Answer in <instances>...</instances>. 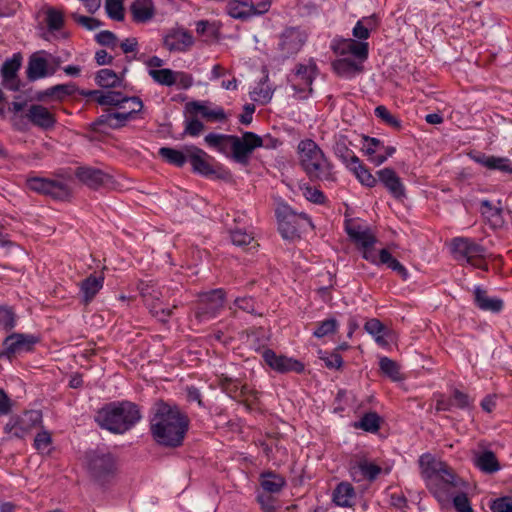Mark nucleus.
<instances>
[{
  "label": "nucleus",
  "instance_id": "obj_1",
  "mask_svg": "<svg viewBox=\"0 0 512 512\" xmlns=\"http://www.w3.org/2000/svg\"><path fill=\"white\" fill-rule=\"evenodd\" d=\"M419 466L428 490L440 503L449 502L454 494L466 488V482L451 466L436 461L430 454L420 457Z\"/></svg>",
  "mask_w": 512,
  "mask_h": 512
},
{
  "label": "nucleus",
  "instance_id": "obj_2",
  "mask_svg": "<svg viewBox=\"0 0 512 512\" xmlns=\"http://www.w3.org/2000/svg\"><path fill=\"white\" fill-rule=\"evenodd\" d=\"M190 420L178 407L159 404L150 420V431L161 446L176 448L183 444Z\"/></svg>",
  "mask_w": 512,
  "mask_h": 512
},
{
  "label": "nucleus",
  "instance_id": "obj_3",
  "mask_svg": "<svg viewBox=\"0 0 512 512\" xmlns=\"http://www.w3.org/2000/svg\"><path fill=\"white\" fill-rule=\"evenodd\" d=\"M141 412L133 402L116 401L106 404L95 415L96 423L115 434H123L134 427L141 419Z\"/></svg>",
  "mask_w": 512,
  "mask_h": 512
},
{
  "label": "nucleus",
  "instance_id": "obj_4",
  "mask_svg": "<svg viewBox=\"0 0 512 512\" xmlns=\"http://www.w3.org/2000/svg\"><path fill=\"white\" fill-rule=\"evenodd\" d=\"M299 164L311 181L330 180L331 163L322 149L312 139L301 140L297 146Z\"/></svg>",
  "mask_w": 512,
  "mask_h": 512
},
{
  "label": "nucleus",
  "instance_id": "obj_5",
  "mask_svg": "<svg viewBox=\"0 0 512 512\" xmlns=\"http://www.w3.org/2000/svg\"><path fill=\"white\" fill-rule=\"evenodd\" d=\"M277 228L284 240H295L308 229H314L311 217L305 212H297L286 201L278 200L275 207Z\"/></svg>",
  "mask_w": 512,
  "mask_h": 512
},
{
  "label": "nucleus",
  "instance_id": "obj_6",
  "mask_svg": "<svg viewBox=\"0 0 512 512\" xmlns=\"http://www.w3.org/2000/svg\"><path fill=\"white\" fill-rule=\"evenodd\" d=\"M85 466L91 478L103 485L116 474V459L104 449H93L85 453Z\"/></svg>",
  "mask_w": 512,
  "mask_h": 512
},
{
  "label": "nucleus",
  "instance_id": "obj_7",
  "mask_svg": "<svg viewBox=\"0 0 512 512\" xmlns=\"http://www.w3.org/2000/svg\"><path fill=\"white\" fill-rule=\"evenodd\" d=\"M451 252L458 261L464 260L476 268L487 270L484 262L487 249L475 240L468 237H455L451 242Z\"/></svg>",
  "mask_w": 512,
  "mask_h": 512
},
{
  "label": "nucleus",
  "instance_id": "obj_8",
  "mask_svg": "<svg viewBox=\"0 0 512 512\" xmlns=\"http://www.w3.org/2000/svg\"><path fill=\"white\" fill-rule=\"evenodd\" d=\"M319 74L316 61L310 58L307 63H298L288 75V82L300 99H307L313 92L312 84Z\"/></svg>",
  "mask_w": 512,
  "mask_h": 512
},
{
  "label": "nucleus",
  "instance_id": "obj_9",
  "mask_svg": "<svg viewBox=\"0 0 512 512\" xmlns=\"http://www.w3.org/2000/svg\"><path fill=\"white\" fill-rule=\"evenodd\" d=\"M225 300L226 291L223 288L200 293L194 312L196 319L202 322L215 318L223 309Z\"/></svg>",
  "mask_w": 512,
  "mask_h": 512
},
{
  "label": "nucleus",
  "instance_id": "obj_10",
  "mask_svg": "<svg viewBox=\"0 0 512 512\" xmlns=\"http://www.w3.org/2000/svg\"><path fill=\"white\" fill-rule=\"evenodd\" d=\"M42 412L40 410L25 411L21 415L13 416L4 426V432L9 438L23 439L33 429L41 426Z\"/></svg>",
  "mask_w": 512,
  "mask_h": 512
},
{
  "label": "nucleus",
  "instance_id": "obj_11",
  "mask_svg": "<svg viewBox=\"0 0 512 512\" xmlns=\"http://www.w3.org/2000/svg\"><path fill=\"white\" fill-rule=\"evenodd\" d=\"M26 186L33 192L50 196L55 200H67L71 196L70 187L62 181L44 178L29 177L26 180Z\"/></svg>",
  "mask_w": 512,
  "mask_h": 512
},
{
  "label": "nucleus",
  "instance_id": "obj_12",
  "mask_svg": "<svg viewBox=\"0 0 512 512\" xmlns=\"http://www.w3.org/2000/svg\"><path fill=\"white\" fill-rule=\"evenodd\" d=\"M216 383L230 398L243 403L248 409H251V402L257 398V392L242 385L238 378L221 373L216 376Z\"/></svg>",
  "mask_w": 512,
  "mask_h": 512
},
{
  "label": "nucleus",
  "instance_id": "obj_13",
  "mask_svg": "<svg viewBox=\"0 0 512 512\" xmlns=\"http://www.w3.org/2000/svg\"><path fill=\"white\" fill-rule=\"evenodd\" d=\"M263 146V139L254 132L246 131L242 137L234 135L231 159L241 165H248L256 148Z\"/></svg>",
  "mask_w": 512,
  "mask_h": 512
},
{
  "label": "nucleus",
  "instance_id": "obj_14",
  "mask_svg": "<svg viewBox=\"0 0 512 512\" xmlns=\"http://www.w3.org/2000/svg\"><path fill=\"white\" fill-rule=\"evenodd\" d=\"M39 341L40 338L33 334L12 333L8 335L2 342L6 359L11 361L17 355L32 352Z\"/></svg>",
  "mask_w": 512,
  "mask_h": 512
},
{
  "label": "nucleus",
  "instance_id": "obj_15",
  "mask_svg": "<svg viewBox=\"0 0 512 512\" xmlns=\"http://www.w3.org/2000/svg\"><path fill=\"white\" fill-rule=\"evenodd\" d=\"M142 109L138 106H133L127 112H110L100 115L91 124L90 129L93 132H104L103 128L120 129L124 127L128 121L134 119L135 114L139 113Z\"/></svg>",
  "mask_w": 512,
  "mask_h": 512
},
{
  "label": "nucleus",
  "instance_id": "obj_16",
  "mask_svg": "<svg viewBox=\"0 0 512 512\" xmlns=\"http://www.w3.org/2000/svg\"><path fill=\"white\" fill-rule=\"evenodd\" d=\"M307 35L297 27H288L280 35L278 50L283 58L296 55L304 46Z\"/></svg>",
  "mask_w": 512,
  "mask_h": 512
},
{
  "label": "nucleus",
  "instance_id": "obj_17",
  "mask_svg": "<svg viewBox=\"0 0 512 512\" xmlns=\"http://www.w3.org/2000/svg\"><path fill=\"white\" fill-rule=\"evenodd\" d=\"M262 358L272 370L278 373L295 372L301 374L305 369L301 361L285 355H277L275 351L269 348L263 350Z\"/></svg>",
  "mask_w": 512,
  "mask_h": 512
},
{
  "label": "nucleus",
  "instance_id": "obj_18",
  "mask_svg": "<svg viewBox=\"0 0 512 512\" xmlns=\"http://www.w3.org/2000/svg\"><path fill=\"white\" fill-rule=\"evenodd\" d=\"M49 55L45 50L37 51L30 55L26 68V75L29 81H36L56 72L55 67H51L46 56Z\"/></svg>",
  "mask_w": 512,
  "mask_h": 512
},
{
  "label": "nucleus",
  "instance_id": "obj_19",
  "mask_svg": "<svg viewBox=\"0 0 512 512\" xmlns=\"http://www.w3.org/2000/svg\"><path fill=\"white\" fill-rule=\"evenodd\" d=\"M22 56L20 53L13 54L12 58L5 60L2 65V85L11 91H18L20 88V80L17 72L21 67Z\"/></svg>",
  "mask_w": 512,
  "mask_h": 512
},
{
  "label": "nucleus",
  "instance_id": "obj_20",
  "mask_svg": "<svg viewBox=\"0 0 512 512\" xmlns=\"http://www.w3.org/2000/svg\"><path fill=\"white\" fill-rule=\"evenodd\" d=\"M186 151L193 172L205 177H210L216 173L215 169L208 161L211 157L204 150L192 145L186 147Z\"/></svg>",
  "mask_w": 512,
  "mask_h": 512
},
{
  "label": "nucleus",
  "instance_id": "obj_21",
  "mask_svg": "<svg viewBox=\"0 0 512 512\" xmlns=\"http://www.w3.org/2000/svg\"><path fill=\"white\" fill-rule=\"evenodd\" d=\"M25 117L34 126L43 130L52 129L57 121L54 114L47 107L40 104H32L28 108Z\"/></svg>",
  "mask_w": 512,
  "mask_h": 512
},
{
  "label": "nucleus",
  "instance_id": "obj_22",
  "mask_svg": "<svg viewBox=\"0 0 512 512\" xmlns=\"http://www.w3.org/2000/svg\"><path fill=\"white\" fill-rule=\"evenodd\" d=\"M75 177L82 184L94 190L100 188L109 179V175L107 173L101 169L90 166L77 167L75 170Z\"/></svg>",
  "mask_w": 512,
  "mask_h": 512
},
{
  "label": "nucleus",
  "instance_id": "obj_23",
  "mask_svg": "<svg viewBox=\"0 0 512 512\" xmlns=\"http://www.w3.org/2000/svg\"><path fill=\"white\" fill-rule=\"evenodd\" d=\"M376 174L378 180L395 199H402L406 196L405 186L392 168H383L377 171Z\"/></svg>",
  "mask_w": 512,
  "mask_h": 512
},
{
  "label": "nucleus",
  "instance_id": "obj_24",
  "mask_svg": "<svg viewBox=\"0 0 512 512\" xmlns=\"http://www.w3.org/2000/svg\"><path fill=\"white\" fill-rule=\"evenodd\" d=\"M352 141L344 134L334 137L333 152L335 156L347 167L358 163L359 158L351 149Z\"/></svg>",
  "mask_w": 512,
  "mask_h": 512
},
{
  "label": "nucleus",
  "instance_id": "obj_25",
  "mask_svg": "<svg viewBox=\"0 0 512 512\" xmlns=\"http://www.w3.org/2000/svg\"><path fill=\"white\" fill-rule=\"evenodd\" d=\"M194 43L193 36L186 30H171L163 39V45L171 52L187 51Z\"/></svg>",
  "mask_w": 512,
  "mask_h": 512
},
{
  "label": "nucleus",
  "instance_id": "obj_26",
  "mask_svg": "<svg viewBox=\"0 0 512 512\" xmlns=\"http://www.w3.org/2000/svg\"><path fill=\"white\" fill-rule=\"evenodd\" d=\"M381 471L380 466L363 459L350 467V476L355 482H360L362 479L373 482L377 479Z\"/></svg>",
  "mask_w": 512,
  "mask_h": 512
},
{
  "label": "nucleus",
  "instance_id": "obj_27",
  "mask_svg": "<svg viewBox=\"0 0 512 512\" xmlns=\"http://www.w3.org/2000/svg\"><path fill=\"white\" fill-rule=\"evenodd\" d=\"M104 279L103 274H90L80 282V294L84 304H89L94 299L97 293L102 289Z\"/></svg>",
  "mask_w": 512,
  "mask_h": 512
},
{
  "label": "nucleus",
  "instance_id": "obj_28",
  "mask_svg": "<svg viewBox=\"0 0 512 512\" xmlns=\"http://www.w3.org/2000/svg\"><path fill=\"white\" fill-rule=\"evenodd\" d=\"M129 101L132 102L134 106H138L139 109L143 108V102L139 97L125 96L122 92L119 91L102 92V94H99V97L96 98V102L103 106H120L122 103Z\"/></svg>",
  "mask_w": 512,
  "mask_h": 512
},
{
  "label": "nucleus",
  "instance_id": "obj_29",
  "mask_svg": "<svg viewBox=\"0 0 512 512\" xmlns=\"http://www.w3.org/2000/svg\"><path fill=\"white\" fill-rule=\"evenodd\" d=\"M78 91L75 83L57 84L37 93V100L43 101L45 98H54L55 100L62 101L66 97L73 96Z\"/></svg>",
  "mask_w": 512,
  "mask_h": 512
},
{
  "label": "nucleus",
  "instance_id": "obj_30",
  "mask_svg": "<svg viewBox=\"0 0 512 512\" xmlns=\"http://www.w3.org/2000/svg\"><path fill=\"white\" fill-rule=\"evenodd\" d=\"M473 464L480 471L487 474H493L499 471L501 468L495 453L491 450L475 452L473 457Z\"/></svg>",
  "mask_w": 512,
  "mask_h": 512
},
{
  "label": "nucleus",
  "instance_id": "obj_31",
  "mask_svg": "<svg viewBox=\"0 0 512 512\" xmlns=\"http://www.w3.org/2000/svg\"><path fill=\"white\" fill-rule=\"evenodd\" d=\"M474 302L475 305L483 311L499 313L503 309L502 299L489 297L486 290L479 286L474 289Z\"/></svg>",
  "mask_w": 512,
  "mask_h": 512
},
{
  "label": "nucleus",
  "instance_id": "obj_32",
  "mask_svg": "<svg viewBox=\"0 0 512 512\" xmlns=\"http://www.w3.org/2000/svg\"><path fill=\"white\" fill-rule=\"evenodd\" d=\"M355 498V489L349 482H340L333 490L332 500L339 507H352Z\"/></svg>",
  "mask_w": 512,
  "mask_h": 512
},
{
  "label": "nucleus",
  "instance_id": "obj_33",
  "mask_svg": "<svg viewBox=\"0 0 512 512\" xmlns=\"http://www.w3.org/2000/svg\"><path fill=\"white\" fill-rule=\"evenodd\" d=\"M233 140L234 135L217 133H209L204 138L205 143L209 147L216 149L219 153L230 158L232 153Z\"/></svg>",
  "mask_w": 512,
  "mask_h": 512
},
{
  "label": "nucleus",
  "instance_id": "obj_34",
  "mask_svg": "<svg viewBox=\"0 0 512 512\" xmlns=\"http://www.w3.org/2000/svg\"><path fill=\"white\" fill-rule=\"evenodd\" d=\"M133 21L136 23H145L151 20L155 14V8L152 0H135L131 6Z\"/></svg>",
  "mask_w": 512,
  "mask_h": 512
},
{
  "label": "nucleus",
  "instance_id": "obj_35",
  "mask_svg": "<svg viewBox=\"0 0 512 512\" xmlns=\"http://www.w3.org/2000/svg\"><path fill=\"white\" fill-rule=\"evenodd\" d=\"M260 484L268 493H279L286 485V480L283 476L269 471L261 474Z\"/></svg>",
  "mask_w": 512,
  "mask_h": 512
},
{
  "label": "nucleus",
  "instance_id": "obj_36",
  "mask_svg": "<svg viewBox=\"0 0 512 512\" xmlns=\"http://www.w3.org/2000/svg\"><path fill=\"white\" fill-rule=\"evenodd\" d=\"M381 425V417L376 412L365 413L360 420L353 423L355 429H361L365 432L376 433Z\"/></svg>",
  "mask_w": 512,
  "mask_h": 512
},
{
  "label": "nucleus",
  "instance_id": "obj_37",
  "mask_svg": "<svg viewBox=\"0 0 512 512\" xmlns=\"http://www.w3.org/2000/svg\"><path fill=\"white\" fill-rule=\"evenodd\" d=\"M95 82L102 88H115L122 84V78L112 69H100L95 76Z\"/></svg>",
  "mask_w": 512,
  "mask_h": 512
},
{
  "label": "nucleus",
  "instance_id": "obj_38",
  "mask_svg": "<svg viewBox=\"0 0 512 512\" xmlns=\"http://www.w3.org/2000/svg\"><path fill=\"white\" fill-rule=\"evenodd\" d=\"M253 9V2L248 3L243 0L230 1L227 10L228 14L235 19L245 20L251 17V11Z\"/></svg>",
  "mask_w": 512,
  "mask_h": 512
},
{
  "label": "nucleus",
  "instance_id": "obj_39",
  "mask_svg": "<svg viewBox=\"0 0 512 512\" xmlns=\"http://www.w3.org/2000/svg\"><path fill=\"white\" fill-rule=\"evenodd\" d=\"M158 154L169 164L174 165L176 167H183L185 163L188 161V153H184L180 150L170 148V147H161L159 149Z\"/></svg>",
  "mask_w": 512,
  "mask_h": 512
},
{
  "label": "nucleus",
  "instance_id": "obj_40",
  "mask_svg": "<svg viewBox=\"0 0 512 512\" xmlns=\"http://www.w3.org/2000/svg\"><path fill=\"white\" fill-rule=\"evenodd\" d=\"M268 79L269 76L266 72L263 79L260 80L258 86L251 93V97L254 101L260 102L261 104H267L272 99L274 89L267 84Z\"/></svg>",
  "mask_w": 512,
  "mask_h": 512
},
{
  "label": "nucleus",
  "instance_id": "obj_41",
  "mask_svg": "<svg viewBox=\"0 0 512 512\" xmlns=\"http://www.w3.org/2000/svg\"><path fill=\"white\" fill-rule=\"evenodd\" d=\"M381 265H386L388 268L396 272L403 280L408 278V271L396 258H394L387 249L380 250Z\"/></svg>",
  "mask_w": 512,
  "mask_h": 512
},
{
  "label": "nucleus",
  "instance_id": "obj_42",
  "mask_svg": "<svg viewBox=\"0 0 512 512\" xmlns=\"http://www.w3.org/2000/svg\"><path fill=\"white\" fill-rule=\"evenodd\" d=\"M148 74L159 85L171 87L176 84L175 71L172 69H149Z\"/></svg>",
  "mask_w": 512,
  "mask_h": 512
},
{
  "label": "nucleus",
  "instance_id": "obj_43",
  "mask_svg": "<svg viewBox=\"0 0 512 512\" xmlns=\"http://www.w3.org/2000/svg\"><path fill=\"white\" fill-rule=\"evenodd\" d=\"M45 22L49 32L59 31L64 27V14L54 7H49L46 10Z\"/></svg>",
  "mask_w": 512,
  "mask_h": 512
},
{
  "label": "nucleus",
  "instance_id": "obj_44",
  "mask_svg": "<svg viewBox=\"0 0 512 512\" xmlns=\"http://www.w3.org/2000/svg\"><path fill=\"white\" fill-rule=\"evenodd\" d=\"M351 172L355 174L357 179L367 187H374L377 183V178L371 174V172L363 165L361 160H358V163L354 166L351 165L348 168Z\"/></svg>",
  "mask_w": 512,
  "mask_h": 512
},
{
  "label": "nucleus",
  "instance_id": "obj_45",
  "mask_svg": "<svg viewBox=\"0 0 512 512\" xmlns=\"http://www.w3.org/2000/svg\"><path fill=\"white\" fill-rule=\"evenodd\" d=\"M344 47L341 53L349 52L361 60H365L368 57V43L362 41H356L353 39L345 40L343 43Z\"/></svg>",
  "mask_w": 512,
  "mask_h": 512
},
{
  "label": "nucleus",
  "instance_id": "obj_46",
  "mask_svg": "<svg viewBox=\"0 0 512 512\" xmlns=\"http://www.w3.org/2000/svg\"><path fill=\"white\" fill-rule=\"evenodd\" d=\"M379 368L381 372L392 381H399L402 379L398 363L386 356L380 358Z\"/></svg>",
  "mask_w": 512,
  "mask_h": 512
},
{
  "label": "nucleus",
  "instance_id": "obj_47",
  "mask_svg": "<svg viewBox=\"0 0 512 512\" xmlns=\"http://www.w3.org/2000/svg\"><path fill=\"white\" fill-rule=\"evenodd\" d=\"M334 71L342 77H351L359 71L357 64L348 58L338 59L333 62Z\"/></svg>",
  "mask_w": 512,
  "mask_h": 512
},
{
  "label": "nucleus",
  "instance_id": "obj_48",
  "mask_svg": "<svg viewBox=\"0 0 512 512\" xmlns=\"http://www.w3.org/2000/svg\"><path fill=\"white\" fill-rule=\"evenodd\" d=\"M339 328V322L335 318L326 319L317 323L316 328L313 332V336L316 338H323L325 336L334 334Z\"/></svg>",
  "mask_w": 512,
  "mask_h": 512
},
{
  "label": "nucleus",
  "instance_id": "obj_49",
  "mask_svg": "<svg viewBox=\"0 0 512 512\" xmlns=\"http://www.w3.org/2000/svg\"><path fill=\"white\" fill-rule=\"evenodd\" d=\"M375 116L381 119L388 126L400 130L402 127L401 121L395 117L391 112L383 105H379L374 110Z\"/></svg>",
  "mask_w": 512,
  "mask_h": 512
},
{
  "label": "nucleus",
  "instance_id": "obj_50",
  "mask_svg": "<svg viewBox=\"0 0 512 512\" xmlns=\"http://www.w3.org/2000/svg\"><path fill=\"white\" fill-rule=\"evenodd\" d=\"M364 329L367 333L371 334L375 341L379 344H384L385 340L383 338V332L385 330V326L376 318L368 320L365 325Z\"/></svg>",
  "mask_w": 512,
  "mask_h": 512
},
{
  "label": "nucleus",
  "instance_id": "obj_51",
  "mask_svg": "<svg viewBox=\"0 0 512 512\" xmlns=\"http://www.w3.org/2000/svg\"><path fill=\"white\" fill-rule=\"evenodd\" d=\"M16 326V315L11 307L0 306V328L10 331Z\"/></svg>",
  "mask_w": 512,
  "mask_h": 512
},
{
  "label": "nucleus",
  "instance_id": "obj_52",
  "mask_svg": "<svg viewBox=\"0 0 512 512\" xmlns=\"http://www.w3.org/2000/svg\"><path fill=\"white\" fill-rule=\"evenodd\" d=\"M229 231L232 243L239 247H245L249 245L254 239L251 233H248L238 227L230 228Z\"/></svg>",
  "mask_w": 512,
  "mask_h": 512
},
{
  "label": "nucleus",
  "instance_id": "obj_53",
  "mask_svg": "<svg viewBox=\"0 0 512 512\" xmlns=\"http://www.w3.org/2000/svg\"><path fill=\"white\" fill-rule=\"evenodd\" d=\"M105 10L107 15L115 21H122L124 19L125 15L122 0H106Z\"/></svg>",
  "mask_w": 512,
  "mask_h": 512
},
{
  "label": "nucleus",
  "instance_id": "obj_54",
  "mask_svg": "<svg viewBox=\"0 0 512 512\" xmlns=\"http://www.w3.org/2000/svg\"><path fill=\"white\" fill-rule=\"evenodd\" d=\"M489 170H498L505 174H512V161L507 157H497L491 155Z\"/></svg>",
  "mask_w": 512,
  "mask_h": 512
},
{
  "label": "nucleus",
  "instance_id": "obj_55",
  "mask_svg": "<svg viewBox=\"0 0 512 512\" xmlns=\"http://www.w3.org/2000/svg\"><path fill=\"white\" fill-rule=\"evenodd\" d=\"M354 235L355 238L352 242H354L360 250L365 247L374 246L377 241L376 237L371 233L368 227H365V231Z\"/></svg>",
  "mask_w": 512,
  "mask_h": 512
},
{
  "label": "nucleus",
  "instance_id": "obj_56",
  "mask_svg": "<svg viewBox=\"0 0 512 512\" xmlns=\"http://www.w3.org/2000/svg\"><path fill=\"white\" fill-rule=\"evenodd\" d=\"M451 500L453 501V505L457 512H473L470 501L464 490L454 494Z\"/></svg>",
  "mask_w": 512,
  "mask_h": 512
},
{
  "label": "nucleus",
  "instance_id": "obj_57",
  "mask_svg": "<svg viewBox=\"0 0 512 512\" xmlns=\"http://www.w3.org/2000/svg\"><path fill=\"white\" fill-rule=\"evenodd\" d=\"M71 17L78 25H81L89 31H93L102 26V22L96 18L80 15L78 13H73Z\"/></svg>",
  "mask_w": 512,
  "mask_h": 512
},
{
  "label": "nucleus",
  "instance_id": "obj_58",
  "mask_svg": "<svg viewBox=\"0 0 512 512\" xmlns=\"http://www.w3.org/2000/svg\"><path fill=\"white\" fill-rule=\"evenodd\" d=\"M96 42L101 46H106L114 49L117 46L118 38L117 36L109 31L103 30L95 35Z\"/></svg>",
  "mask_w": 512,
  "mask_h": 512
},
{
  "label": "nucleus",
  "instance_id": "obj_59",
  "mask_svg": "<svg viewBox=\"0 0 512 512\" xmlns=\"http://www.w3.org/2000/svg\"><path fill=\"white\" fill-rule=\"evenodd\" d=\"M256 302L253 297L251 296H244V297H237L234 300V306H236L238 309L252 314L256 315V309H255Z\"/></svg>",
  "mask_w": 512,
  "mask_h": 512
},
{
  "label": "nucleus",
  "instance_id": "obj_60",
  "mask_svg": "<svg viewBox=\"0 0 512 512\" xmlns=\"http://www.w3.org/2000/svg\"><path fill=\"white\" fill-rule=\"evenodd\" d=\"M493 512H512V497L503 496L496 498L490 504Z\"/></svg>",
  "mask_w": 512,
  "mask_h": 512
},
{
  "label": "nucleus",
  "instance_id": "obj_61",
  "mask_svg": "<svg viewBox=\"0 0 512 512\" xmlns=\"http://www.w3.org/2000/svg\"><path fill=\"white\" fill-rule=\"evenodd\" d=\"M52 443V437L50 432L42 430L35 436L34 447L38 451L46 450Z\"/></svg>",
  "mask_w": 512,
  "mask_h": 512
},
{
  "label": "nucleus",
  "instance_id": "obj_62",
  "mask_svg": "<svg viewBox=\"0 0 512 512\" xmlns=\"http://www.w3.org/2000/svg\"><path fill=\"white\" fill-rule=\"evenodd\" d=\"M303 194L308 201L315 204H323L326 200L324 193L315 187L306 186Z\"/></svg>",
  "mask_w": 512,
  "mask_h": 512
},
{
  "label": "nucleus",
  "instance_id": "obj_63",
  "mask_svg": "<svg viewBox=\"0 0 512 512\" xmlns=\"http://www.w3.org/2000/svg\"><path fill=\"white\" fill-rule=\"evenodd\" d=\"M454 406L459 409H468L471 405V400L468 394L463 393L458 389H454L451 396Z\"/></svg>",
  "mask_w": 512,
  "mask_h": 512
},
{
  "label": "nucleus",
  "instance_id": "obj_64",
  "mask_svg": "<svg viewBox=\"0 0 512 512\" xmlns=\"http://www.w3.org/2000/svg\"><path fill=\"white\" fill-rule=\"evenodd\" d=\"M175 80L178 88L180 89H189L193 85V77L191 74L186 73L184 71H175Z\"/></svg>",
  "mask_w": 512,
  "mask_h": 512
}]
</instances>
